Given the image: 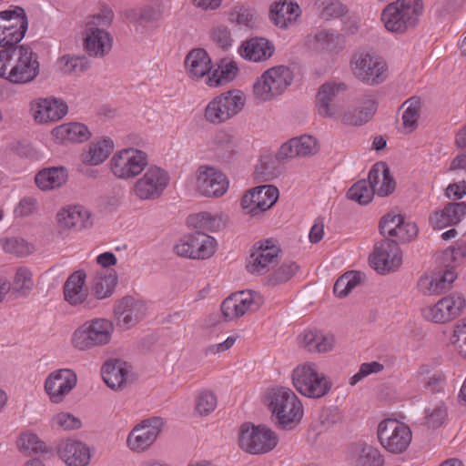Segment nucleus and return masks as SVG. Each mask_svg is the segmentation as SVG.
I'll return each instance as SVG.
<instances>
[{"label":"nucleus","instance_id":"obj_22","mask_svg":"<svg viewBox=\"0 0 466 466\" xmlns=\"http://www.w3.org/2000/svg\"><path fill=\"white\" fill-rule=\"evenodd\" d=\"M163 427V420L154 417L137 423L127 437V447L133 452L147 451L157 441Z\"/></svg>","mask_w":466,"mask_h":466},{"label":"nucleus","instance_id":"obj_57","mask_svg":"<svg viewBox=\"0 0 466 466\" xmlns=\"http://www.w3.org/2000/svg\"><path fill=\"white\" fill-rule=\"evenodd\" d=\"M218 405L216 394L208 390H199L194 399L195 411L200 416H208L215 410Z\"/></svg>","mask_w":466,"mask_h":466},{"label":"nucleus","instance_id":"obj_40","mask_svg":"<svg viewBox=\"0 0 466 466\" xmlns=\"http://www.w3.org/2000/svg\"><path fill=\"white\" fill-rule=\"evenodd\" d=\"M115 147L109 137H101L89 143L80 154V159L86 166H99L104 163Z\"/></svg>","mask_w":466,"mask_h":466},{"label":"nucleus","instance_id":"obj_33","mask_svg":"<svg viewBox=\"0 0 466 466\" xmlns=\"http://www.w3.org/2000/svg\"><path fill=\"white\" fill-rule=\"evenodd\" d=\"M319 151L317 139L312 136L293 137L282 144L278 151V158L286 159L296 157L313 156Z\"/></svg>","mask_w":466,"mask_h":466},{"label":"nucleus","instance_id":"obj_21","mask_svg":"<svg viewBox=\"0 0 466 466\" xmlns=\"http://www.w3.org/2000/svg\"><path fill=\"white\" fill-rule=\"evenodd\" d=\"M279 196V189L272 185L255 187L244 194L240 207L246 215L258 217L273 207Z\"/></svg>","mask_w":466,"mask_h":466},{"label":"nucleus","instance_id":"obj_11","mask_svg":"<svg viewBox=\"0 0 466 466\" xmlns=\"http://www.w3.org/2000/svg\"><path fill=\"white\" fill-rule=\"evenodd\" d=\"M350 67L352 75L360 82L375 86L388 77V66L380 56L368 51H358L350 58Z\"/></svg>","mask_w":466,"mask_h":466},{"label":"nucleus","instance_id":"obj_45","mask_svg":"<svg viewBox=\"0 0 466 466\" xmlns=\"http://www.w3.org/2000/svg\"><path fill=\"white\" fill-rule=\"evenodd\" d=\"M68 178V172L63 167H46L35 176V183L42 191H49L62 187Z\"/></svg>","mask_w":466,"mask_h":466},{"label":"nucleus","instance_id":"obj_29","mask_svg":"<svg viewBox=\"0 0 466 466\" xmlns=\"http://www.w3.org/2000/svg\"><path fill=\"white\" fill-rule=\"evenodd\" d=\"M380 227L384 235L402 242L412 240L418 234L416 224L400 214H387Z\"/></svg>","mask_w":466,"mask_h":466},{"label":"nucleus","instance_id":"obj_39","mask_svg":"<svg viewBox=\"0 0 466 466\" xmlns=\"http://www.w3.org/2000/svg\"><path fill=\"white\" fill-rule=\"evenodd\" d=\"M101 375L109 388L117 390L129 381L131 365L121 360H111L103 364Z\"/></svg>","mask_w":466,"mask_h":466},{"label":"nucleus","instance_id":"obj_26","mask_svg":"<svg viewBox=\"0 0 466 466\" xmlns=\"http://www.w3.org/2000/svg\"><path fill=\"white\" fill-rule=\"evenodd\" d=\"M370 263L380 273L394 271L402 263L401 250L394 241H384L375 248Z\"/></svg>","mask_w":466,"mask_h":466},{"label":"nucleus","instance_id":"obj_1","mask_svg":"<svg viewBox=\"0 0 466 466\" xmlns=\"http://www.w3.org/2000/svg\"><path fill=\"white\" fill-rule=\"evenodd\" d=\"M40 75L38 55L25 45L0 50V77L15 85L34 82Z\"/></svg>","mask_w":466,"mask_h":466},{"label":"nucleus","instance_id":"obj_49","mask_svg":"<svg viewBox=\"0 0 466 466\" xmlns=\"http://www.w3.org/2000/svg\"><path fill=\"white\" fill-rule=\"evenodd\" d=\"M17 450L25 456L44 453L47 447L36 433L31 431H22L15 441Z\"/></svg>","mask_w":466,"mask_h":466},{"label":"nucleus","instance_id":"obj_52","mask_svg":"<svg viewBox=\"0 0 466 466\" xmlns=\"http://www.w3.org/2000/svg\"><path fill=\"white\" fill-rule=\"evenodd\" d=\"M55 66L62 75H77L87 69V65L82 57L72 55L59 56Z\"/></svg>","mask_w":466,"mask_h":466},{"label":"nucleus","instance_id":"obj_53","mask_svg":"<svg viewBox=\"0 0 466 466\" xmlns=\"http://www.w3.org/2000/svg\"><path fill=\"white\" fill-rule=\"evenodd\" d=\"M228 20L240 27L253 28L256 25L257 16L253 8L238 5L229 11Z\"/></svg>","mask_w":466,"mask_h":466},{"label":"nucleus","instance_id":"obj_34","mask_svg":"<svg viewBox=\"0 0 466 466\" xmlns=\"http://www.w3.org/2000/svg\"><path fill=\"white\" fill-rule=\"evenodd\" d=\"M186 75L194 81H199L211 73L212 60L208 53L203 48H194L184 61Z\"/></svg>","mask_w":466,"mask_h":466},{"label":"nucleus","instance_id":"obj_59","mask_svg":"<svg viewBox=\"0 0 466 466\" xmlns=\"http://www.w3.org/2000/svg\"><path fill=\"white\" fill-rule=\"evenodd\" d=\"M359 271H348L340 276L335 282L333 292L339 298L346 297L353 289L360 283Z\"/></svg>","mask_w":466,"mask_h":466},{"label":"nucleus","instance_id":"obj_31","mask_svg":"<svg viewBox=\"0 0 466 466\" xmlns=\"http://www.w3.org/2000/svg\"><path fill=\"white\" fill-rule=\"evenodd\" d=\"M56 452L66 466H87L91 461L90 448L73 439L62 440L57 444Z\"/></svg>","mask_w":466,"mask_h":466},{"label":"nucleus","instance_id":"obj_50","mask_svg":"<svg viewBox=\"0 0 466 466\" xmlns=\"http://www.w3.org/2000/svg\"><path fill=\"white\" fill-rule=\"evenodd\" d=\"M403 113L401 116L403 132L410 134L418 127L420 116L421 102L418 97H411L402 104Z\"/></svg>","mask_w":466,"mask_h":466},{"label":"nucleus","instance_id":"obj_19","mask_svg":"<svg viewBox=\"0 0 466 466\" xmlns=\"http://www.w3.org/2000/svg\"><path fill=\"white\" fill-rule=\"evenodd\" d=\"M217 240L204 233H195L180 238L174 246L177 256L192 259H207L217 250Z\"/></svg>","mask_w":466,"mask_h":466},{"label":"nucleus","instance_id":"obj_18","mask_svg":"<svg viewBox=\"0 0 466 466\" xmlns=\"http://www.w3.org/2000/svg\"><path fill=\"white\" fill-rule=\"evenodd\" d=\"M344 461L348 466H384L385 464V457L380 450L371 441L363 438L347 444Z\"/></svg>","mask_w":466,"mask_h":466},{"label":"nucleus","instance_id":"obj_16","mask_svg":"<svg viewBox=\"0 0 466 466\" xmlns=\"http://www.w3.org/2000/svg\"><path fill=\"white\" fill-rule=\"evenodd\" d=\"M77 375L69 368H60L47 374L44 392L53 404L63 403L77 385Z\"/></svg>","mask_w":466,"mask_h":466},{"label":"nucleus","instance_id":"obj_24","mask_svg":"<svg viewBox=\"0 0 466 466\" xmlns=\"http://www.w3.org/2000/svg\"><path fill=\"white\" fill-rule=\"evenodd\" d=\"M280 248L272 239L258 242L252 249L247 263V269L252 274L263 275L277 265Z\"/></svg>","mask_w":466,"mask_h":466},{"label":"nucleus","instance_id":"obj_41","mask_svg":"<svg viewBox=\"0 0 466 466\" xmlns=\"http://www.w3.org/2000/svg\"><path fill=\"white\" fill-rule=\"evenodd\" d=\"M118 277L115 269H99L90 282V292L98 300L111 297L117 285Z\"/></svg>","mask_w":466,"mask_h":466},{"label":"nucleus","instance_id":"obj_44","mask_svg":"<svg viewBox=\"0 0 466 466\" xmlns=\"http://www.w3.org/2000/svg\"><path fill=\"white\" fill-rule=\"evenodd\" d=\"M239 68L237 62L231 59H221L217 66L205 79V83L209 87H218L232 82L238 75Z\"/></svg>","mask_w":466,"mask_h":466},{"label":"nucleus","instance_id":"obj_32","mask_svg":"<svg viewBox=\"0 0 466 466\" xmlns=\"http://www.w3.org/2000/svg\"><path fill=\"white\" fill-rule=\"evenodd\" d=\"M83 46L86 53L95 57H104L113 46L111 34L100 27H86L83 32Z\"/></svg>","mask_w":466,"mask_h":466},{"label":"nucleus","instance_id":"obj_28","mask_svg":"<svg viewBox=\"0 0 466 466\" xmlns=\"http://www.w3.org/2000/svg\"><path fill=\"white\" fill-rule=\"evenodd\" d=\"M377 110V103L372 96H364L356 105L342 106L335 120L345 125L360 126L368 122Z\"/></svg>","mask_w":466,"mask_h":466},{"label":"nucleus","instance_id":"obj_55","mask_svg":"<svg viewBox=\"0 0 466 466\" xmlns=\"http://www.w3.org/2000/svg\"><path fill=\"white\" fill-rule=\"evenodd\" d=\"M35 286L34 274L27 267H19L13 277V289L22 296H27Z\"/></svg>","mask_w":466,"mask_h":466},{"label":"nucleus","instance_id":"obj_43","mask_svg":"<svg viewBox=\"0 0 466 466\" xmlns=\"http://www.w3.org/2000/svg\"><path fill=\"white\" fill-rule=\"evenodd\" d=\"M368 179L372 188H374V194L380 197H386L395 189V181L384 162H378L373 165L369 172Z\"/></svg>","mask_w":466,"mask_h":466},{"label":"nucleus","instance_id":"obj_46","mask_svg":"<svg viewBox=\"0 0 466 466\" xmlns=\"http://www.w3.org/2000/svg\"><path fill=\"white\" fill-rule=\"evenodd\" d=\"M342 44L340 35L334 30L320 29L307 39L308 46L315 52H335Z\"/></svg>","mask_w":466,"mask_h":466},{"label":"nucleus","instance_id":"obj_37","mask_svg":"<svg viewBox=\"0 0 466 466\" xmlns=\"http://www.w3.org/2000/svg\"><path fill=\"white\" fill-rule=\"evenodd\" d=\"M301 15L300 6L293 0H277L269 8V18L279 28H288Z\"/></svg>","mask_w":466,"mask_h":466},{"label":"nucleus","instance_id":"obj_25","mask_svg":"<svg viewBox=\"0 0 466 466\" xmlns=\"http://www.w3.org/2000/svg\"><path fill=\"white\" fill-rule=\"evenodd\" d=\"M29 111L37 124L46 125L59 121L68 112L66 103L57 97H37L29 105Z\"/></svg>","mask_w":466,"mask_h":466},{"label":"nucleus","instance_id":"obj_14","mask_svg":"<svg viewBox=\"0 0 466 466\" xmlns=\"http://www.w3.org/2000/svg\"><path fill=\"white\" fill-rule=\"evenodd\" d=\"M195 190L202 197L218 198L223 197L229 188V179L218 167L199 165L193 175Z\"/></svg>","mask_w":466,"mask_h":466},{"label":"nucleus","instance_id":"obj_63","mask_svg":"<svg viewBox=\"0 0 466 466\" xmlns=\"http://www.w3.org/2000/svg\"><path fill=\"white\" fill-rule=\"evenodd\" d=\"M318 8L319 15L326 20L339 17L345 12V6L338 0H319Z\"/></svg>","mask_w":466,"mask_h":466},{"label":"nucleus","instance_id":"obj_51","mask_svg":"<svg viewBox=\"0 0 466 466\" xmlns=\"http://www.w3.org/2000/svg\"><path fill=\"white\" fill-rule=\"evenodd\" d=\"M466 259V242L457 241L454 245H451L445 248L440 257L441 263L444 266V269L456 268L463 263Z\"/></svg>","mask_w":466,"mask_h":466},{"label":"nucleus","instance_id":"obj_47","mask_svg":"<svg viewBox=\"0 0 466 466\" xmlns=\"http://www.w3.org/2000/svg\"><path fill=\"white\" fill-rule=\"evenodd\" d=\"M334 343L332 335L324 334L317 329H308L300 335V345L312 353L329 352L333 349Z\"/></svg>","mask_w":466,"mask_h":466},{"label":"nucleus","instance_id":"obj_23","mask_svg":"<svg viewBox=\"0 0 466 466\" xmlns=\"http://www.w3.org/2000/svg\"><path fill=\"white\" fill-rule=\"evenodd\" d=\"M347 89L342 82L327 81L316 94L315 109L318 115L325 118L336 119L344 103H335V99Z\"/></svg>","mask_w":466,"mask_h":466},{"label":"nucleus","instance_id":"obj_2","mask_svg":"<svg viewBox=\"0 0 466 466\" xmlns=\"http://www.w3.org/2000/svg\"><path fill=\"white\" fill-rule=\"evenodd\" d=\"M265 402L276 423L283 430H293L302 420L304 406L297 394L286 387L269 389Z\"/></svg>","mask_w":466,"mask_h":466},{"label":"nucleus","instance_id":"obj_56","mask_svg":"<svg viewBox=\"0 0 466 466\" xmlns=\"http://www.w3.org/2000/svg\"><path fill=\"white\" fill-rule=\"evenodd\" d=\"M448 421L447 407L442 403H437L425 410L424 423L429 429L444 427Z\"/></svg>","mask_w":466,"mask_h":466},{"label":"nucleus","instance_id":"obj_12","mask_svg":"<svg viewBox=\"0 0 466 466\" xmlns=\"http://www.w3.org/2000/svg\"><path fill=\"white\" fill-rule=\"evenodd\" d=\"M377 440L381 448L391 454H401L412 441L410 426L397 419L387 418L377 426Z\"/></svg>","mask_w":466,"mask_h":466},{"label":"nucleus","instance_id":"obj_54","mask_svg":"<svg viewBox=\"0 0 466 466\" xmlns=\"http://www.w3.org/2000/svg\"><path fill=\"white\" fill-rule=\"evenodd\" d=\"M449 345L459 356L466 360V318L453 325L449 337Z\"/></svg>","mask_w":466,"mask_h":466},{"label":"nucleus","instance_id":"obj_61","mask_svg":"<svg viewBox=\"0 0 466 466\" xmlns=\"http://www.w3.org/2000/svg\"><path fill=\"white\" fill-rule=\"evenodd\" d=\"M299 266L292 261L282 263L268 277L269 285H279L289 280L298 271Z\"/></svg>","mask_w":466,"mask_h":466},{"label":"nucleus","instance_id":"obj_48","mask_svg":"<svg viewBox=\"0 0 466 466\" xmlns=\"http://www.w3.org/2000/svg\"><path fill=\"white\" fill-rule=\"evenodd\" d=\"M225 216L221 212L203 211L188 218V224L195 228L217 231L225 226Z\"/></svg>","mask_w":466,"mask_h":466},{"label":"nucleus","instance_id":"obj_8","mask_svg":"<svg viewBox=\"0 0 466 466\" xmlns=\"http://www.w3.org/2000/svg\"><path fill=\"white\" fill-rule=\"evenodd\" d=\"M465 309V296L461 292L453 291L422 307L420 316L427 322L446 325L463 315Z\"/></svg>","mask_w":466,"mask_h":466},{"label":"nucleus","instance_id":"obj_9","mask_svg":"<svg viewBox=\"0 0 466 466\" xmlns=\"http://www.w3.org/2000/svg\"><path fill=\"white\" fill-rule=\"evenodd\" d=\"M279 443L278 434L266 425L241 424L238 431L239 448L249 454H265L274 450Z\"/></svg>","mask_w":466,"mask_h":466},{"label":"nucleus","instance_id":"obj_64","mask_svg":"<svg viewBox=\"0 0 466 466\" xmlns=\"http://www.w3.org/2000/svg\"><path fill=\"white\" fill-rule=\"evenodd\" d=\"M384 370V365L379 361L364 362L360 366L358 372L350 378V384L355 386L370 375L378 374Z\"/></svg>","mask_w":466,"mask_h":466},{"label":"nucleus","instance_id":"obj_4","mask_svg":"<svg viewBox=\"0 0 466 466\" xmlns=\"http://www.w3.org/2000/svg\"><path fill=\"white\" fill-rule=\"evenodd\" d=\"M291 383L301 396L314 400L328 395L333 386L331 379L312 361L300 363L292 370Z\"/></svg>","mask_w":466,"mask_h":466},{"label":"nucleus","instance_id":"obj_5","mask_svg":"<svg viewBox=\"0 0 466 466\" xmlns=\"http://www.w3.org/2000/svg\"><path fill=\"white\" fill-rule=\"evenodd\" d=\"M422 13L421 0H397L383 9L380 20L387 31L404 34L418 25Z\"/></svg>","mask_w":466,"mask_h":466},{"label":"nucleus","instance_id":"obj_27","mask_svg":"<svg viewBox=\"0 0 466 466\" xmlns=\"http://www.w3.org/2000/svg\"><path fill=\"white\" fill-rule=\"evenodd\" d=\"M86 273L83 269L76 270L68 276L63 285V297L72 307L84 306L91 309L89 289L86 285Z\"/></svg>","mask_w":466,"mask_h":466},{"label":"nucleus","instance_id":"obj_35","mask_svg":"<svg viewBox=\"0 0 466 466\" xmlns=\"http://www.w3.org/2000/svg\"><path fill=\"white\" fill-rule=\"evenodd\" d=\"M464 217H466V202H452L434 210L430 215L429 222L432 228L442 229L457 225Z\"/></svg>","mask_w":466,"mask_h":466},{"label":"nucleus","instance_id":"obj_13","mask_svg":"<svg viewBox=\"0 0 466 466\" xmlns=\"http://www.w3.org/2000/svg\"><path fill=\"white\" fill-rule=\"evenodd\" d=\"M147 165V154L133 147L116 151L109 160V168L112 175L121 180H129L138 177Z\"/></svg>","mask_w":466,"mask_h":466},{"label":"nucleus","instance_id":"obj_58","mask_svg":"<svg viewBox=\"0 0 466 466\" xmlns=\"http://www.w3.org/2000/svg\"><path fill=\"white\" fill-rule=\"evenodd\" d=\"M374 188H372L369 179H361L352 185L347 192L349 199L358 202L360 205L370 203L374 196Z\"/></svg>","mask_w":466,"mask_h":466},{"label":"nucleus","instance_id":"obj_3","mask_svg":"<svg viewBox=\"0 0 466 466\" xmlns=\"http://www.w3.org/2000/svg\"><path fill=\"white\" fill-rule=\"evenodd\" d=\"M115 333V325L106 318L96 317L85 320L74 329L70 345L77 351H88L109 345Z\"/></svg>","mask_w":466,"mask_h":466},{"label":"nucleus","instance_id":"obj_60","mask_svg":"<svg viewBox=\"0 0 466 466\" xmlns=\"http://www.w3.org/2000/svg\"><path fill=\"white\" fill-rule=\"evenodd\" d=\"M0 243L5 252L17 257L27 256L34 250L32 244L17 237L3 238L0 240Z\"/></svg>","mask_w":466,"mask_h":466},{"label":"nucleus","instance_id":"obj_30","mask_svg":"<svg viewBox=\"0 0 466 466\" xmlns=\"http://www.w3.org/2000/svg\"><path fill=\"white\" fill-rule=\"evenodd\" d=\"M457 278L458 272L451 268L432 271L419 279L418 290L423 296H437L448 290Z\"/></svg>","mask_w":466,"mask_h":466},{"label":"nucleus","instance_id":"obj_6","mask_svg":"<svg viewBox=\"0 0 466 466\" xmlns=\"http://www.w3.org/2000/svg\"><path fill=\"white\" fill-rule=\"evenodd\" d=\"M246 101L245 94L239 89L222 92L205 106L203 118L214 126L227 123L244 109Z\"/></svg>","mask_w":466,"mask_h":466},{"label":"nucleus","instance_id":"obj_62","mask_svg":"<svg viewBox=\"0 0 466 466\" xmlns=\"http://www.w3.org/2000/svg\"><path fill=\"white\" fill-rule=\"evenodd\" d=\"M52 425L63 431H74L81 427L79 418L67 411H59L52 418Z\"/></svg>","mask_w":466,"mask_h":466},{"label":"nucleus","instance_id":"obj_17","mask_svg":"<svg viewBox=\"0 0 466 466\" xmlns=\"http://www.w3.org/2000/svg\"><path fill=\"white\" fill-rule=\"evenodd\" d=\"M262 303L263 299L258 292L242 290L226 298L221 303L220 309L226 321H234L258 310Z\"/></svg>","mask_w":466,"mask_h":466},{"label":"nucleus","instance_id":"obj_7","mask_svg":"<svg viewBox=\"0 0 466 466\" xmlns=\"http://www.w3.org/2000/svg\"><path fill=\"white\" fill-rule=\"evenodd\" d=\"M293 73L286 66H275L264 71L252 86V95L258 103L270 102L281 96L292 84Z\"/></svg>","mask_w":466,"mask_h":466},{"label":"nucleus","instance_id":"obj_10","mask_svg":"<svg viewBox=\"0 0 466 466\" xmlns=\"http://www.w3.org/2000/svg\"><path fill=\"white\" fill-rule=\"evenodd\" d=\"M170 182L168 172L156 165L147 167L141 176L129 187V194L140 201L158 199Z\"/></svg>","mask_w":466,"mask_h":466},{"label":"nucleus","instance_id":"obj_15","mask_svg":"<svg viewBox=\"0 0 466 466\" xmlns=\"http://www.w3.org/2000/svg\"><path fill=\"white\" fill-rule=\"evenodd\" d=\"M28 29L25 10L18 5L0 11V47L14 46L23 40Z\"/></svg>","mask_w":466,"mask_h":466},{"label":"nucleus","instance_id":"obj_36","mask_svg":"<svg viewBox=\"0 0 466 466\" xmlns=\"http://www.w3.org/2000/svg\"><path fill=\"white\" fill-rule=\"evenodd\" d=\"M51 136L57 144L70 145L87 141L91 137V132L83 123L67 122L54 127Z\"/></svg>","mask_w":466,"mask_h":466},{"label":"nucleus","instance_id":"obj_42","mask_svg":"<svg viewBox=\"0 0 466 466\" xmlns=\"http://www.w3.org/2000/svg\"><path fill=\"white\" fill-rule=\"evenodd\" d=\"M274 50V46L266 38L254 37L241 44L238 54L246 60L263 62L271 57Z\"/></svg>","mask_w":466,"mask_h":466},{"label":"nucleus","instance_id":"obj_38","mask_svg":"<svg viewBox=\"0 0 466 466\" xmlns=\"http://www.w3.org/2000/svg\"><path fill=\"white\" fill-rule=\"evenodd\" d=\"M114 314L120 323L126 328H130L144 317L146 306L143 302L131 297H125L116 301Z\"/></svg>","mask_w":466,"mask_h":466},{"label":"nucleus","instance_id":"obj_20","mask_svg":"<svg viewBox=\"0 0 466 466\" xmlns=\"http://www.w3.org/2000/svg\"><path fill=\"white\" fill-rule=\"evenodd\" d=\"M91 214L81 205H66L55 216L56 230L61 237L79 232L90 226Z\"/></svg>","mask_w":466,"mask_h":466}]
</instances>
